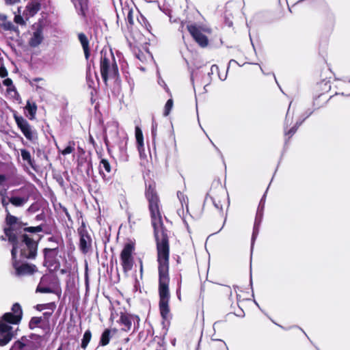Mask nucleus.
<instances>
[{
	"mask_svg": "<svg viewBox=\"0 0 350 350\" xmlns=\"http://www.w3.org/2000/svg\"><path fill=\"white\" fill-rule=\"evenodd\" d=\"M146 197L149 203L148 207L157 242L159 278V309L163 318L166 319L170 312L168 304L170 297L169 291L170 245L168 232L163 226L160 211L159 198L155 190L154 183H150L147 186Z\"/></svg>",
	"mask_w": 350,
	"mask_h": 350,
	"instance_id": "1",
	"label": "nucleus"
},
{
	"mask_svg": "<svg viewBox=\"0 0 350 350\" xmlns=\"http://www.w3.org/2000/svg\"><path fill=\"white\" fill-rule=\"evenodd\" d=\"M22 308L15 303L12 307V312L5 313L0 319V346L8 345L16 336V331L10 324H18L22 318Z\"/></svg>",
	"mask_w": 350,
	"mask_h": 350,
	"instance_id": "2",
	"label": "nucleus"
},
{
	"mask_svg": "<svg viewBox=\"0 0 350 350\" xmlns=\"http://www.w3.org/2000/svg\"><path fill=\"white\" fill-rule=\"evenodd\" d=\"M100 71L105 84L109 79H117L119 76L118 68L113 53L109 51H101Z\"/></svg>",
	"mask_w": 350,
	"mask_h": 350,
	"instance_id": "3",
	"label": "nucleus"
},
{
	"mask_svg": "<svg viewBox=\"0 0 350 350\" xmlns=\"http://www.w3.org/2000/svg\"><path fill=\"white\" fill-rule=\"evenodd\" d=\"M10 243L12 244V248L16 247V252L18 250H20L21 258H34L36 257L38 244L26 234H21L17 237L16 241Z\"/></svg>",
	"mask_w": 350,
	"mask_h": 350,
	"instance_id": "4",
	"label": "nucleus"
},
{
	"mask_svg": "<svg viewBox=\"0 0 350 350\" xmlns=\"http://www.w3.org/2000/svg\"><path fill=\"white\" fill-rule=\"evenodd\" d=\"M40 342L41 337L39 335L31 334L22 336L15 341L10 350H38L40 346Z\"/></svg>",
	"mask_w": 350,
	"mask_h": 350,
	"instance_id": "5",
	"label": "nucleus"
},
{
	"mask_svg": "<svg viewBox=\"0 0 350 350\" xmlns=\"http://www.w3.org/2000/svg\"><path fill=\"white\" fill-rule=\"evenodd\" d=\"M12 266L14 269L13 274L17 277L31 275L38 271L35 265L20 262L16 259V247H14L11 250Z\"/></svg>",
	"mask_w": 350,
	"mask_h": 350,
	"instance_id": "6",
	"label": "nucleus"
},
{
	"mask_svg": "<svg viewBox=\"0 0 350 350\" xmlns=\"http://www.w3.org/2000/svg\"><path fill=\"white\" fill-rule=\"evenodd\" d=\"M5 212L7 213L5 221L9 227L4 229V232L8 237L9 242H14L17 239V237L23 234L22 225L18 218L12 215L8 210Z\"/></svg>",
	"mask_w": 350,
	"mask_h": 350,
	"instance_id": "7",
	"label": "nucleus"
},
{
	"mask_svg": "<svg viewBox=\"0 0 350 350\" xmlns=\"http://www.w3.org/2000/svg\"><path fill=\"white\" fill-rule=\"evenodd\" d=\"M226 192L222 186L220 184L217 183V186L215 188L212 187L210 191L207 193L205 198V202H212L217 210L222 212L223 208L221 198H224Z\"/></svg>",
	"mask_w": 350,
	"mask_h": 350,
	"instance_id": "8",
	"label": "nucleus"
},
{
	"mask_svg": "<svg viewBox=\"0 0 350 350\" xmlns=\"http://www.w3.org/2000/svg\"><path fill=\"white\" fill-rule=\"evenodd\" d=\"M58 254L59 247L57 246L53 248H44L43 250L44 266L53 270L58 269L60 267V262L57 258Z\"/></svg>",
	"mask_w": 350,
	"mask_h": 350,
	"instance_id": "9",
	"label": "nucleus"
},
{
	"mask_svg": "<svg viewBox=\"0 0 350 350\" xmlns=\"http://www.w3.org/2000/svg\"><path fill=\"white\" fill-rule=\"evenodd\" d=\"M134 251L133 244L126 243L120 254L121 265L124 272L126 273L131 271L133 265V258L132 254Z\"/></svg>",
	"mask_w": 350,
	"mask_h": 350,
	"instance_id": "10",
	"label": "nucleus"
},
{
	"mask_svg": "<svg viewBox=\"0 0 350 350\" xmlns=\"http://www.w3.org/2000/svg\"><path fill=\"white\" fill-rule=\"evenodd\" d=\"M14 120L18 127L29 141H33L37 139V133L35 129L29 124L27 120L22 116H14Z\"/></svg>",
	"mask_w": 350,
	"mask_h": 350,
	"instance_id": "11",
	"label": "nucleus"
},
{
	"mask_svg": "<svg viewBox=\"0 0 350 350\" xmlns=\"http://www.w3.org/2000/svg\"><path fill=\"white\" fill-rule=\"evenodd\" d=\"M78 233L80 237L79 247L82 253L87 254L92 249L91 237L84 226L78 229Z\"/></svg>",
	"mask_w": 350,
	"mask_h": 350,
	"instance_id": "12",
	"label": "nucleus"
},
{
	"mask_svg": "<svg viewBox=\"0 0 350 350\" xmlns=\"http://www.w3.org/2000/svg\"><path fill=\"white\" fill-rule=\"evenodd\" d=\"M119 322L123 325L122 329L125 332H128L131 329L133 324L134 328L139 325V318L137 315L121 312Z\"/></svg>",
	"mask_w": 350,
	"mask_h": 350,
	"instance_id": "13",
	"label": "nucleus"
},
{
	"mask_svg": "<svg viewBox=\"0 0 350 350\" xmlns=\"http://www.w3.org/2000/svg\"><path fill=\"white\" fill-rule=\"evenodd\" d=\"M187 29L189 31L193 38L198 44L202 46H206L208 44V38L202 33V29L196 25H187Z\"/></svg>",
	"mask_w": 350,
	"mask_h": 350,
	"instance_id": "14",
	"label": "nucleus"
},
{
	"mask_svg": "<svg viewBox=\"0 0 350 350\" xmlns=\"http://www.w3.org/2000/svg\"><path fill=\"white\" fill-rule=\"evenodd\" d=\"M118 135V125L116 122H108L105 129V142L108 144L109 139L116 141Z\"/></svg>",
	"mask_w": 350,
	"mask_h": 350,
	"instance_id": "15",
	"label": "nucleus"
},
{
	"mask_svg": "<svg viewBox=\"0 0 350 350\" xmlns=\"http://www.w3.org/2000/svg\"><path fill=\"white\" fill-rule=\"evenodd\" d=\"M263 217V212L256 211L255 221L254 224L253 232L251 240V250H253L254 242L259 232L260 226Z\"/></svg>",
	"mask_w": 350,
	"mask_h": 350,
	"instance_id": "16",
	"label": "nucleus"
},
{
	"mask_svg": "<svg viewBox=\"0 0 350 350\" xmlns=\"http://www.w3.org/2000/svg\"><path fill=\"white\" fill-rule=\"evenodd\" d=\"M99 173L103 178L107 181L109 180L111 174V167L109 161L102 159L99 163Z\"/></svg>",
	"mask_w": 350,
	"mask_h": 350,
	"instance_id": "17",
	"label": "nucleus"
},
{
	"mask_svg": "<svg viewBox=\"0 0 350 350\" xmlns=\"http://www.w3.org/2000/svg\"><path fill=\"white\" fill-rule=\"evenodd\" d=\"M43 40V35H42V30L41 29H36L33 33L32 36L29 40V44L31 47H36L39 44H41V42Z\"/></svg>",
	"mask_w": 350,
	"mask_h": 350,
	"instance_id": "18",
	"label": "nucleus"
},
{
	"mask_svg": "<svg viewBox=\"0 0 350 350\" xmlns=\"http://www.w3.org/2000/svg\"><path fill=\"white\" fill-rule=\"evenodd\" d=\"M78 38L82 45L85 59H88L90 57L89 40L83 33H79Z\"/></svg>",
	"mask_w": 350,
	"mask_h": 350,
	"instance_id": "19",
	"label": "nucleus"
},
{
	"mask_svg": "<svg viewBox=\"0 0 350 350\" xmlns=\"http://www.w3.org/2000/svg\"><path fill=\"white\" fill-rule=\"evenodd\" d=\"M75 7L78 10L81 15L85 16V11L88 10V0H71Z\"/></svg>",
	"mask_w": 350,
	"mask_h": 350,
	"instance_id": "20",
	"label": "nucleus"
},
{
	"mask_svg": "<svg viewBox=\"0 0 350 350\" xmlns=\"http://www.w3.org/2000/svg\"><path fill=\"white\" fill-rule=\"evenodd\" d=\"M127 137L124 136L118 144V148L120 154V157L126 160L127 159L126 154V146H127Z\"/></svg>",
	"mask_w": 350,
	"mask_h": 350,
	"instance_id": "21",
	"label": "nucleus"
},
{
	"mask_svg": "<svg viewBox=\"0 0 350 350\" xmlns=\"http://www.w3.org/2000/svg\"><path fill=\"white\" fill-rule=\"evenodd\" d=\"M25 109L28 112V116L30 120H33L37 111V105L34 102L27 100Z\"/></svg>",
	"mask_w": 350,
	"mask_h": 350,
	"instance_id": "22",
	"label": "nucleus"
},
{
	"mask_svg": "<svg viewBox=\"0 0 350 350\" xmlns=\"http://www.w3.org/2000/svg\"><path fill=\"white\" fill-rule=\"evenodd\" d=\"M111 332H113V334H116V329H113L111 330L107 329L103 332L100 337V345L105 346L109 342Z\"/></svg>",
	"mask_w": 350,
	"mask_h": 350,
	"instance_id": "23",
	"label": "nucleus"
},
{
	"mask_svg": "<svg viewBox=\"0 0 350 350\" xmlns=\"http://www.w3.org/2000/svg\"><path fill=\"white\" fill-rule=\"evenodd\" d=\"M46 278L45 275H43L40 281V283L38 284L36 292V293H52V290L50 287L44 286L43 284L44 281L46 280Z\"/></svg>",
	"mask_w": 350,
	"mask_h": 350,
	"instance_id": "24",
	"label": "nucleus"
},
{
	"mask_svg": "<svg viewBox=\"0 0 350 350\" xmlns=\"http://www.w3.org/2000/svg\"><path fill=\"white\" fill-rule=\"evenodd\" d=\"M135 138L139 151L141 152V148L144 146V139L142 132L139 127L135 128Z\"/></svg>",
	"mask_w": 350,
	"mask_h": 350,
	"instance_id": "25",
	"label": "nucleus"
},
{
	"mask_svg": "<svg viewBox=\"0 0 350 350\" xmlns=\"http://www.w3.org/2000/svg\"><path fill=\"white\" fill-rule=\"evenodd\" d=\"M9 202L15 206H21L25 204L27 199L21 197H12L9 198Z\"/></svg>",
	"mask_w": 350,
	"mask_h": 350,
	"instance_id": "26",
	"label": "nucleus"
},
{
	"mask_svg": "<svg viewBox=\"0 0 350 350\" xmlns=\"http://www.w3.org/2000/svg\"><path fill=\"white\" fill-rule=\"evenodd\" d=\"M92 337L91 332L88 329L86 330L83 334L82 340H81V347L83 349H85L90 342Z\"/></svg>",
	"mask_w": 350,
	"mask_h": 350,
	"instance_id": "27",
	"label": "nucleus"
},
{
	"mask_svg": "<svg viewBox=\"0 0 350 350\" xmlns=\"http://www.w3.org/2000/svg\"><path fill=\"white\" fill-rule=\"evenodd\" d=\"M21 153L22 159L27 161L29 165L33 167V160L31 159L30 152L25 149H23L21 150Z\"/></svg>",
	"mask_w": 350,
	"mask_h": 350,
	"instance_id": "28",
	"label": "nucleus"
},
{
	"mask_svg": "<svg viewBox=\"0 0 350 350\" xmlns=\"http://www.w3.org/2000/svg\"><path fill=\"white\" fill-rule=\"evenodd\" d=\"M27 8L29 12V14L33 16L39 11L40 5L39 3H31L27 6Z\"/></svg>",
	"mask_w": 350,
	"mask_h": 350,
	"instance_id": "29",
	"label": "nucleus"
},
{
	"mask_svg": "<svg viewBox=\"0 0 350 350\" xmlns=\"http://www.w3.org/2000/svg\"><path fill=\"white\" fill-rule=\"evenodd\" d=\"M43 321L42 317H32L29 321V326L30 329H33L36 327H38L40 323Z\"/></svg>",
	"mask_w": 350,
	"mask_h": 350,
	"instance_id": "30",
	"label": "nucleus"
},
{
	"mask_svg": "<svg viewBox=\"0 0 350 350\" xmlns=\"http://www.w3.org/2000/svg\"><path fill=\"white\" fill-rule=\"evenodd\" d=\"M75 150V143L69 142L68 146L62 150H59L63 155H66L72 153Z\"/></svg>",
	"mask_w": 350,
	"mask_h": 350,
	"instance_id": "31",
	"label": "nucleus"
},
{
	"mask_svg": "<svg viewBox=\"0 0 350 350\" xmlns=\"http://www.w3.org/2000/svg\"><path fill=\"white\" fill-rule=\"evenodd\" d=\"M304 120V119L302 121L297 122L295 125L293 126L289 131H286L285 130V135H288V138L291 137L296 133L297 129L302 124Z\"/></svg>",
	"mask_w": 350,
	"mask_h": 350,
	"instance_id": "32",
	"label": "nucleus"
},
{
	"mask_svg": "<svg viewBox=\"0 0 350 350\" xmlns=\"http://www.w3.org/2000/svg\"><path fill=\"white\" fill-rule=\"evenodd\" d=\"M0 196H1V204H2V206L4 207L5 211H8V204H9V201L8 202L6 200V190L4 189V190H0Z\"/></svg>",
	"mask_w": 350,
	"mask_h": 350,
	"instance_id": "33",
	"label": "nucleus"
},
{
	"mask_svg": "<svg viewBox=\"0 0 350 350\" xmlns=\"http://www.w3.org/2000/svg\"><path fill=\"white\" fill-rule=\"evenodd\" d=\"M3 85L8 87V91H14L16 92V88L13 85L12 80L10 78H6L2 81Z\"/></svg>",
	"mask_w": 350,
	"mask_h": 350,
	"instance_id": "34",
	"label": "nucleus"
},
{
	"mask_svg": "<svg viewBox=\"0 0 350 350\" xmlns=\"http://www.w3.org/2000/svg\"><path fill=\"white\" fill-rule=\"evenodd\" d=\"M21 231H22V233H23L24 232L36 233V232H42V227L41 226H38L36 227H28V228H22Z\"/></svg>",
	"mask_w": 350,
	"mask_h": 350,
	"instance_id": "35",
	"label": "nucleus"
},
{
	"mask_svg": "<svg viewBox=\"0 0 350 350\" xmlns=\"http://www.w3.org/2000/svg\"><path fill=\"white\" fill-rule=\"evenodd\" d=\"M172 106H173V100L172 98H170L167 103H165V109H164V116H168L169 113H170V111H171L172 108Z\"/></svg>",
	"mask_w": 350,
	"mask_h": 350,
	"instance_id": "36",
	"label": "nucleus"
},
{
	"mask_svg": "<svg viewBox=\"0 0 350 350\" xmlns=\"http://www.w3.org/2000/svg\"><path fill=\"white\" fill-rule=\"evenodd\" d=\"M134 53L135 57L140 60L141 62H144L146 59V56H150L149 54H144L143 52L137 49V51H134Z\"/></svg>",
	"mask_w": 350,
	"mask_h": 350,
	"instance_id": "37",
	"label": "nucleus"
},
{
	"mask_svg": "<svg viewBox=\"0 0 350 350\" xmlns=\"http://www.w3.org/2000/svg\"><path fill=\"white\" fill-rule=\"evenodd\" d=\"M177 196H178V198L181 203V205L182 206H183L184 204H185L187 208H188V204H187V202H188V199L180 191H178L177 193Z\"/></svg>",
	"mask_w": 350,
	"mask_h": 350,
	"instance_id": "38",
	"label": "nucleus"
},
{
	"mask_svg": "<svg viewBox=\"0 0 350 350\" xmlns=\"http://www.w3.org/2000/svg\"><path fill=\"white\" fill-rule=\"evenodd\" d=\"M3 26L5 30L8 31H16L18 29L11 21H5Z\"/></svg>",
	"mask_w": 350,
	"mask_h": 350,
	"instance_id": "39",
	"label": "nucleus"
},
{
	"mask_svg": "<svg viewBox=\"0 0 350 350\" xmlns=\"http://www.w3.org/2000/svg\"><path fill=\"white\" fill-rule=\"evenodd\" d=\"M48 241L49 242H53L56 243L57 246L58 247L59 245H63V239L61 237H51L48 239Z\"/></svg>",
	"mask_w": 350,
	"mask_h": 350,
	"instance_id": "40",
	"label": "nucleus"
},
{
	"mask_svg": "<svg viewBox=\"0 0 350 350\" xmlns=\"http://www.w3.org/2000/svg\"><path fill=\"white\" fill-rule=\"evenodd\" d=\"M291 105V103L289 105V107H288L286 115L285 124H286V125H288V124H291L292 122V120H293V115L291 116V114H290Z\"/></svg>",
	"mask_w": 350,
	"mask_h": 350,
	"instance_id": "41",
	"label": "nucleus"
},
{
	"mask_svg": "<svg viewBox=\"0 0 350 350\" xmlns=\"http://www.w3.org/2000/svg\"><path fill=\"white\" fill-rule=\"evenodd\" d=\"M14 21L16 23H17L18 25H25V21H24L23 18L21 15H15Z\"/></svg>",
	"mask_w": 350,
	"mask_h": 350,
	"instance_id": "42",
	"label": "nucleus"
},
{
	"mask_svg": "<svg viewBox=\"0 0 350 350\" xmlns=\"http://www.w3.org/2000/svg\"><path fill=\"white\" fill-rule=\"evenodd\" d=\"M157 123L153 121L151 127V133L153 140L154 139L157 135Z\"/></svg>",
	"mask_w": 350,
	"mask_h": 350,
	"instance_id": "43",
	"label": "nucleus"
},
{
	"mask_svg": "<svg viewBox=\"0 0 350 350\" xmlns=\"http://www.w3.org/2000/svg\"><path fill=\"white\" fill-rule=\"evenodd\" d=\"M8 72L6 69V68L4 66V65H1L0 66V77L1 78H5L8 76Z\"/></svg>",
	"mask_w": 350,
	"mask_h": 350,
	"instance_id": "44",
	"label": "nucleus"
},
{
	"mask_svg": "<svg viewBox=\"0 0 350 350\" xmlns=\"http://www.w3.org/2000/svg\"><path fill=\"white\" fill-rule=\"evenodd\" d=\"M158 83L160 85L164 87L167 92H169V88L167 87L165 81L160 77L158 78Z\"/></svg>",
	"mask_w": 350,
	"mask_h": 350,
	"instance_id": "45",
	"label": "nucleus"
},
{
	"mask_svg": "<svg viewBox=\"0 0 350 350\" xmlns=\"http://www.w3.org/2000/svg\"><path fill=\"white\" fill-rule=\"evenodd\" d=\"M127 21L131 25L133 24V12L131 10L127 14Z\"/></svg>",
	"mask_w": 350,
	"mask_h": 350,
	"instance_id": "46",
	"label": "nucleus"
},
{
	"mask_svg": "<svg viewBox=\"0 0 350 350\" xmlns=\"http://www.w3.org/2000/svg\"><path fill=\"white\" fill-rule=\"evenodd\" d=\"M6 5H14L20 2V0H4Z\"/></svg>",
	"mask_w": 350,
	"mask_h": 350,
	"instance_id": "47",
	"label": "nucleus"
},
{
	"mask_svg": "<svg viewBox=\"0 0 350 350\" xmlns=\"http://www.w3.org/2000/svg\"><path fill=\"white\" fill-rule=\"evenodd\" d=\"M265 204H264L263 202H260L257 208V211L263 212L265 208Z\"/></svg>",
	"mask_w": 350,
	"mask_h": 350,
	"instance_id": "48",
	"label": "nucleus"
},
{
	"mask_svg": "<svg viewBox=\"0 0 350 350\" xmlns=\"http://www.w3.org/2000/svg\"><path fill=\"white\" fill-rule=\"evenodd\" d=\"M215 72H219V67L217 65H213L211 68V72L209 74H213Z\"/></svg>",
	"mask_w": 350,
	"mask_h": 350,
	"instance_id": "49",
	"label": "nucleus"
},
{
	"mask_svg": "<svg viewBox=\"0 0 350 350\" xmlns=\"http://www.w3.org/2000/svg\"><path fill=\"white\" fill-rule=\"evenodd\" d=\"M46 308V304H38L36 306V308L39 310V311H41L44 309H45Z\"/></svg>",
	"mask_w": 350,
	"mask_h": 350,
	"instance_id": "50",
	"label": "nucleus"
},
{
	"mask_svg": "<svg viewBox=\"0 0 350 350\" xmlns=\"http://www.w3.org/2000/svg\"><path fill=\"white\" fill-rule=\"evenodd\" d=\"M6 176L3 174H0V185H3V183L6 180Z\"/></svg>",
	"mask_w": 350,
	"mask_h": 350,
	"instance_id": "51",
	"label": "nucleus"
},
{
	"mask_svg": "<svg viewBox=\"0 0 350 350\" xmlns=\"http://www.w3.org/2000/svg\"><path fill=\"white\" fill-rule=\"evenodd\" d=\"M52 314L51 312H45L43 313V317L45 319H48Z\"/></svg>",
	"mask_w": 350,
	"mask_h": 350,
	"instance_id": "52",
	"label": "nucleus"
},
{
	"mask_svg": "<svg viewBox=\"0 0 350 350\" xmlns=\"http://www.w3.org/2000/svg\"><path fill=\"white\" fill-rule=\"evenodd\" d=\"M210 142L212 144V145L214 146V148H215V150L219 153V154L221 155V157H223V155L221 154V152H220L219 149L215 145V144L212 142L211 139H210Z\"/></svg>",
	"mask_w": 350,
	"mask_h": 350,
	"instance_id": "53",
	"label": "nucleus"
},
{
	"mask_svg": "<svg viewBox=\"0 0 350 350\" xmlns=\"http://www.w3.org/2000/svg\"><path fill=\"white\" fill-rule=\"evenodd\" d=\"M180 285L178 284V288H177V291H176V293H177V296H178L179 299H180Z\"/></svg>",
	"mask_w": 350,
	"mask_h": 350,
	"instance_id": "54",
	"label": "nucleus"
},
{
	"mask_svg": "<svg viewBox=\"0 0 350 350\" xmlns=\"http://www.w3.org/2000/svg\"><path fill=\"white\" fill-rule=\"evenodd\" d=\"M266 193L267 191L265 193V194L262 196L261 200L260 202H263L264 204H265V200H266Z\"/></svg>",
	"mask_w": 350,
	"mask_h": 350,
	"instance_id": "55",
	"label": "nucleus"
},
{
	"mask_svg": "<svg viewBox=\"0 0 350 350\" xmlns=\"http://www.w3.org/2000/svg\"><path fill=\"white\" fill-rule=\"evenodd\" d=\"M232 63L237 64V61H235L234 59H230V60L229 61V63H228V66H230ZM228 68H229V67H228Z\"/></svg>",
	"mask_w": 350,
	"mask_h": 350,
	"instance_id": "56",
	"label": "nucleus"
},
{
	"mask_svg": "<svg viewBox=\"0 0 350 350\" xmlns=\"http://www.w3.org/2000/svg\"><path fill=\"white\" fill-rule=\"evenodd\" d=\"M142 273H143V266H142V260H140V274H141V276L142 275Z\"/></svg>",
	"mask_w": 350,
	"mask_h": 350,
	"instance_id": "57",
	"label": "nucleus"
},
{
	"mask_svg": "<svg viewBox=\"0 0 350 350\" xmlns=\"http://www.w3.org/2000/svg\"><path fill=\"white\" fill-rule=\"evenodd\" d=\"M184 26H185V23L184 22H181L180 27V30L181 31H183Z\"/></svg>",
	"mask_w": 350,
	"mask_h": 350,
	"instance_id": "58",
	"label": "nucleus"
},
{
	"mask_svg": "<svg viewBox=\"0 0 350 350\" xmlns=\"http://www.w3.org/2000/svg\"><path fill=\"white\" fill-rule=\"evenodd\" d=\"M42 81V79H40V78H35V79H33V82H37V81Z\"/></svg>",
	"mask_w": 350,
	"mask_h": 350,
	"instance_id": "59",
	"label": "nucleus"
},
{
	"mask_svg": "<svg viewBox=\"0 0 350 350\" xmlns=\"http://www.w3.org/2000/svg\"><path fill=\"white\" fill-rule=\"evenodd\" d=\"M180 258L179 256H178V257H177V259H176V262H177L178 263H179V262H180Z\"/></svg>",
	"mask_w": 350,
	"mask_h": 350,
	"instance_id": "60",
	"label": "nucleus"
},
{
	"mask_svg": "<svg viewBox=\"0 0 350 350\" xmlns=\"http://www.w3.org/2000/svg\"><path fill=\"white\" fill-rule=\"evenodd\" d=\"M219 77L220 78V79L224 81L226 79V75H225L224 78H223V79L220 77V75H219Z\"/></svg>",
	"mask_w": 350,
	"mask_h": 350,
	"instance_id": "61",
	"label": "nucleus"
},
{
	"mask_svg": "<svg viewBox=\"0 0 350 350\" xmlns=\"http://www.w3.org/2000/svg\"><path fill=\"white\" fill-rule=\"evenodd\" d=\"M254 303H255V304H256L258 308H260V306H259V305H258V302H256V301H254Z\"/></svg>",
	"mask_w": 350,
	"mask_h": 350,
	"instance_id": "62",
	"label": "nucleus"
},
{
	"mask_svg": "<svg viewBox=\"0 0 350 350\" xmlns=\"http://www.w3.org/2000/svg\"><path fill=\"white\" fill-rule=\"evenodd\" d=\"M0 239H1V240H3V241H4V240H5V238H4L3 236H1V237H0Z\"/></svg>",
	"mask_w": 350,
	"mask_h": 350,
	"instance_id": "63",
	"label": "nucleus"
},
{
	"mask_svg": "<svg viewBox=\"0 0 350 350\" xmlns=\"http://www.w3.org/2000/svg\"><path fill=\"white\" fill-rule=\"evenodd\" d=\"M38 88H40V87L38 85H36V89H38Z\"/></svg>",
	"mask_w": 350,
	"mask_h": 350,
	"instance_id": "64",
	"label": "nucleus"
}]
</instances>
